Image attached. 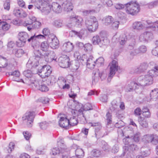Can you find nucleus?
I'll list each match as a JSON object with an SVG mask.
<instances>
[{
  "label": "nucleus",
  "mask_w": 158,
  "mask_h": 158,
  "mask_svg": "<svg viewBox=\"0 0 158 158\" xmlns=\"http://www.w3.org/2000/svg\"><path fill=\"white\" fill-rule=\"evenodd\" d=\"M158 76V73L153 70H149L145 76H140L137 79L140 86L149 85L153 83V78Z\"/></svg>",
  "instance_id": "1"
},
{
  "label": "nucleus",
  "mask_w": 158,
  "mask_h": 158,
  "mask_svg": "<svg viewBox=\"0 0 158 158\" xmlns=\"http://www.w3.org/2000/svg\"><path fill=\"white\" fill-rule=\"evenodd\" d=\"M57 147L54 148L52 150L51 153L55 155L60 153H68L70 151V148L65 145L62 138H60L57 142Z\"/></svg>",
  "instance_id": "2"
},
{
  "label": "nucleus",
  "mask_w": 158,
  "mask_h": 158,
  "mask_svg": "<svg viewBox=\"0 0 158 158\" xmlns=\"http://www.w3.org/2000/svg\"><path fill=\"white\" fill-rule=\"evenodd\" d=\"M19 39L21 40L26 42L27 40L29 42H31L32 45H35V44L39 45V42L37 40V38H42L43 36L40 34L37 35H34L31 36L30 38H28V35L27 33L24 31L20 32L19 34Z\"/></svg>",
  "instance_id": "3"
},
{
  "label": "nucleus",
  "mask_w": 158,
  "mask_h": 158,
  "mask_svg": "<svg viewBox=\"0 0 158 158\" xmlns=\"http://www.w3.org/2000/svg\"><path fill=\"white\" fill-rule=\"evenodd\" d=\"M85 24L87 30L90 32L95 31L98 26L97 19L94 16L86 18L85 21Z\"/></svg>",
  "instance_id": "4"
},
{
  "label": "nucleus",
  "mask_w": 158,
  "mask_h": 158,
  "mask_svg": "<svg viewBox=\"0 0 158 158\" xmlns=\"http://www.w3.org/2000/svg\"><path fill=\"white\" fill-rule=\"evenodd\" d=\"M125 6L126 12L132 15L137 14L140 10L139 4L134 1H131L125 4Z\"/></svg>",
  "instance_id": "5"
},
{
  "label": "nucleus",
  "mask_w": 158,
  "mask_h": 158,
  "mask_svg": "<svg viewBox=\"0 0 158 158\" xmlns=\"http://www.w3.org/2000/svg\"><path fill=\"white\" fill-rule=\"evenodd\" d=\"M32 2L34 3L35 9L40 10L44 14L47 15L50 13V10L48 5L44 3V0H32Z\"/></svg>",
  "instance_id": "6"
},
{
  "label": "nucleus",
  "mask_w": 158,
  "mask_h": 158,
  "mask_svg": "<svg viewBox=\"0 0 158 158\" xmlns=\"http://www.w3.org/2000/svg\"><path fill=\"white\" fill-rule=\"evenodd\" d=\"M153 23L150 20L143 22L136 21L133 23L132 28L135 30L139 31L145 28H152L153 26L152 24Z\"/></svg>",
  "instance_id": "7"
},
{
  "label": "nucleus",
  "mask_w": 158,
  "mask_h": 158,
  "mask_svg": "<svg viewBox=\"0 0 158 158\" xmlns=\"http://www.w3.org/2000/svg\"><path fill=\"white\" fill-rule=\"evenodd\" d=\"M82 21L83 19L81 16L73 15L70 17L67 26L70 29H73L76 25L81 26Z\"/></svg>",
  "instance_id": "8"
},
{
  "label": "nucleus",
  "mask_w": 158,
  "mask_h": 158,
  "mask_svg": "<svg viewBox=\"0 0 158 158\" xmlns=\"http://www.w3.org/2000/svg\"><path fill=\"white\" fill-rule=\"evenodd\" d=\"M92 42L94 44L98 45L100 47L103 48H106L109 43V40L106 37H102L98 35L93 37Z\"/></svg>",
  "instance_id": "9"
},
{
  "label": "nucleus",
  "mask_w": 158,
  "mask_h": 158,
  "mask_svg": "<svg viewBox=\"0 0 158 158\" xmlns=\"http://www.w3.org/2000/svg\"><path fill=\"white\" fill-rule=\"evenodd\" d=\"M35 117V114L33 112H27L23 116V120L27 127H31L32 125Z\"/></svg>",
  "instance_id": "10"
},
{
  "label": "nucleus",
  "mask_w": 158,
  "mask_h": 158,
  "mask_svg": "<svg viewBox=\"0 0 158 158\" xmlns=\"http://www.w3.org/2000/svg\"><path fill=\"white\" fill-rule=\"evenodd\" d=\"M38 71L39 75L42 78H45L50 76L52 73V70L50 66L45 65L40 69H38Z\"/></svg>",
  "instance_id": "11"
},
{
  "label": "nucleus",
  "mask_w": 158,
  "mask_h": 158,
  "mask_svg": "<svg viewBox=\"0 0 158 158\" xmlns=\"http://www.w3.org/2000/svg\"><path fill=\"white\" fill-rule=\"evenodd\" d=\"M93 74V83L98 82L99 79H101V80H103L106 77V73L100 72L98 69L94 70Z\"/></svg>",
  "instance_id": "12"
},
{
  "label": "nucleus",
  "mask_w": 158,
  "mask_h": 158,
  "mask_svg": "<svg viewBox=\"0 0 158 158\" xmlns=\"http://www.w3.org/2000/svg\"><path fill=\"white\" fill-rule=\"evenodd\" d=\"M109 67H110V73L108 79L112 78L116 72L119 68L118 62L115 60H113L109 64Z\"/></svg>",
  "instance_id": "13"
},
{
  "label": "nucleus",
  "mask_w": 158,
  "mask_h": 158,
  "mask_svg": "<svg viewBox=\"0 0 158 158\" xmlns=\"http://www.w3.org/2000/svg\"><path fill=\"white\" fill-rule=\"evenodd\" d=\"M69 57L65 55L60 57L58 60L59 65L61 68H65L69 67Z\"/></svg>",
  "instance_id": "14"
},
{
  "label": "nucleus",
  "mask_w": 158,
  "mask_h": 158,
  "mask_svg": "<svg viewBox=\"0 0 158 158\" xmlns=\"http://www.w3.org/2000/svg\"><path fill=\"white\" fill-rule=\"evenodd\" d=\"M47 40L48 43L51 45L53 48L55 49L58 47L59 44V40L53 34L49 35Z\"/></svg>",
  "instance_id": "15"
},
{
  "label": "nucleus",
  "mask_w": 158,
  "mask_h": 158,
  "mask_svg": "<svg viewBox=\"0 0 158 158\" xmlns=\"http://www.w3.org/2000/svg\"><path fill=\"white\" fill-rule=\"evenodd\" d=\"M125 151L124 152L125 155H130V158H133V155L131 153L137 149V146L133 143H131L128 146H125L123 147ZM127 158H129L128 156Z\"/></svg>",
  "instance_id": "16"
},
{
  "label": "nucleus",
  "mask_w": 158,
  "mask_h": 158,
  "mask_svg": "<svg viewBox=\"0 0 158 158\" xmlns=\"http://www.w3.org/2000/svg\"><path fill=\"white\" fill-rule=\"evenodd\" d=\"M24 26L27 27L28 30L31 31L32 29H38L41 26V23L38 21H35L31 23L24 22L23 24Z\"/></svg>",
  "instance_id": "17"
},
{
  "label": "nucleus",
  "mask_w": 158,
  "mask_h": 158,
  "mask_svg": "<svg viewBox=\"0 0 158 158\" xmlns=\"http://www.w3.org/2000/svg\"><path fill=\"white\" fill-rule=\"evenodd\" d=\"M153 38V34L151 32L145 31L141 34L139 39L141 42H146L151 40Z\"/></svg>",
  "instance_id": "18"
},
{
  "label": "nucleus",
  "mask_w": 158,
  "mask_h": 158,
  "mask_svg": "<svg viewBox=\"0 0 158 158\" xmlns=\"http://www.w3.org/2000/svg\"><path fill=\"white\" fill-rule=\"evenodd\" d=\"M39 60L34 57H31L27 64V66L29 68H35L39 64Z\"/></svg>",
  "instance_id": "19"
},
{
  "label": "nucleus",
  "mask_w": 158,
  "mask_h": 158,
  "mask_svg": "<svg viewBox=\"0 0 158 158\" xmlns=\"http://www.w3.org/2000/svg\"><path fill=\"white\" fill-rule=\"evenodd\" d=\"M55 55V53L53 51L48 52L44 54V58L45 61L48 62H51L53 60L56 61V58Z\"/></svg>",
  "instance_id": "20"
},
{
  "label": "nucleus",
  "mask_w": 158,
  "mask_h": 158,
  "mask_svg": "<svg viewBox=\"0 0 158 158\" xmlns=\"http://www.w3.org/2000/svg\"><path fill=\"white\" fill-rule=\"evenodd\" d=\"M74 48L73 44L70 42H68L63 44L61 49L63 51L65 52H70L72 51Z\"/></svg>",
  "instance_id": "21"
},
{
  "label": "nucleus",
  "mask_w": 158,
  "mask_h": 158,
  "mask_svg": "<svg viewBox=\"0 0 158 158\" xmlns=\"http://www.w3.org/2000/svg\"><path fill=\"white\" fill-rule=\"evenodd\" d=\"M157 100H158V89H154L152 90L150 94V98L148 99L147 101L150 102Z\"/></svg>",
  "instance_id": "22"
},
{
  "label": "nucleus",
  "mask_w": 158,
  "mask_h": 158,
  "mask_svg": "<svg viewBox=\"0 0 158 158\" xmlns=\"http://www.w3.org/2000/svg\"><path fill=\"white\" fill-rule=\"evenodd\" d=\"M101 3L98 4V6L99 8H104L105 7H110L113 5V3L111 0H100Z\"/></svg>",
  "instance_id": "23"
},
{
  "label": "nucleus",
  "mask_w": 158,
  "mask_h": 158,
  "mask_svg": "<svg viewBox=\"0 0 158 158\" xmlns=\"http://www.w3.org/2000/svg\"><path fill=\"white\" fill-rule=\"evenodd\" d=\"M60 126L63 128H66L69 126V119L66 117L61 116L59 121Z\"/></svg>",
  "instance_id": "24"
},
{
  "label": "nucleus",
  "mask_w": 158,
  "mask_h": 158,
  "mask_svg": "<svg viewBox=\"0 0 158 158\" xmlns=\"http://www.w3.org/2000/svg\"><path fill=\"white\" fill-rule=\"evenodd\" d=\"M62 6L64 10L66 12H69L73 8V6L71 1H66L62 4Z\"/></svg>",
  "instance_id": "25"
},
{
  "label": "nucleus",
  "mask_w": 158,
  "mask_h": 158,
  "mask_svg": "<svg viewBox=\"0 0 158 158\" xmlns=\"http://www.w3.org/2000/svg\"><path fill=\"white\" fill-rule=\"evenodd\" d=\"M140 86L137 81H132L128 84L126 87V90L127 92H130L134 89L135 90L137 86Z\"/></svg>",
  "instance_id": "26"
},
{
  "label": "nucleus",
  "mask_w": 158,
  "mask_h": 158,
  "mask_svg": "<svg viewBox=\"0 0 158 158\" xmlns=\"http://www.w3.org/2000/svg\"><path fill=\"white\" fill-rule=\"evenodd\" d=\"M95 63V61L94 59L93 56H89L86 62L87 67L90 69H94L96 64Z\"/></svg>",
  "instance_id": "27"
},
{
  "label": "nucleus",
  "mask_w": 158,
  "mask_h": 158,
  "mask_svg": "<svg viewBox=\"0 0 158 158\" xmlns=\"http://www.w3.org/2000/svg\"><path fill=\"white\" fill-rule=\"evenodd\" d=\"M10 27V25L6 22L2 23V29L0 30V36H3L5 34V31H8Z\"/></svg>",
  "instance_id": "28"
},
{
  "label": "nucleus",
  "mask_w": 158,
  "mask_h": 158,
  "mask_svg": "<svg viewBox=\"0 0 158 158\" xmlns=\"http://www.w3.org/2000/svg\"><path fill=\"white\" fill-rule=\"evenodd\" d=\"M52 8L54 12L57 13H60L62 10L61 6L57 2H53L52 3Z\"/></svg>",
  "instance_id": "29"
},
{
  "label": "nucleus",
  "mask_w": 158,
  "mask_h": 158,
  "mask_svg": "<svg viewBox=\"0 0 158 158\" xmlns=\"http://www.w3.org/2000/svg\"><path fill=\"white\" fill-rule=\"evenodd\" d=\"M114 20L113 18L109 15L104 17L102 20L103 23L106 26H110Z\"/></svg>",
  "instance_id": "30"
},
{
  "label": "nucleus",
  "mask_w": 158,
  "mask_h": 158,
  "mask_svg": "<svg viewBox=\"0 0 158 158\" xmlns=\"http://www.w3.org/2000/svg\"><path fill=\"white\" fill-rule=\"evenodd\" d=\"M24 51L22 49L16 48L12 50V53L16 57H20L25 53Z\"/></svg>",
  "instance_id": "31"
},
{
  "label": "nucleus",
  "mask_w": 158,
  "mask_h": 158,
  "mask_svg": "<svg viewBox=\"0 0 158 158\" xmlns=\"http://www.w3.org/2000/svg\"><path fill=\"white\" fill-rule=\"evenodd\" d=\"M8 64V61L7 60L5 57L0 56V68H5Z\"/></svg>",
  "instance_id": "32"
},
{
  "label": "nucleus",
  "mask_w": 158,
  "mask_h": 158,
  "mask_svg": "<svg viewBox=\"0 0 158 158\" xmlns=\"http://www.w3.org/2000/svg\"><path fill=\"white\" fill-rule=\"evenodd\" d=\"M139 124L143 127L146 128L148 126V123L146 119L140 116L138 118Z\"/></svg>",
  "instance_id": "33"
},
{
  "label": "nucleus",
  "mask_w": 158,
  "mask_h": 158,
  "mask_svg": "<svg viewBox=\"0 0 158 158\" xmlns=\"http://www.w3.org/2000/svg\"><path fill=\"white\" fill-rule=\"evenodd\" d=\"M34 56L33 57L39 59L44 57V55L42 54L39 50L35 49L34 51Z\"/></svg>",
  "instance_id": "34"
},
{
  "label": "nucleus",
  "mask_w": 158,
  "mask_h": 158,
  "mask_svg": "<svg viewBox=\"0 0 158 158\" xmlns=\"http://www.w3.org/2000/svg\"><path fill=\"white\" fill-rule=\"evenodd\" d=\"M152 134H148L143 136L142 140L145 143H151L152 142Z\"/></svg>",
  "instance_id": "35"
},
{
  "label": "nucleus",
  "mask_w": 158,
  "mask_h": 158,
  "mask_svg": "<svg viewBox=\"0 0 158 158\" xmlns=\"http://www.w3.org/2000/svg\"><path fill=\"white\" fill-rule=\"evenodd\" d=\"M69 125L73 126L77 124L78 120L76 117L73 116L72 117L69 119Z\"/></svg>",
  "instance_id": "36"
},
{
  "label": "nucleus",
  "mask_w": 158,
  "mask_h": 158,
  "mask_svg": "<svg viewBox=\"0 0 158 158\" xmlns=\"http://www.w3.org/2000/svg\"><path fill=\"white\" fill-rule=\"evenodd\" d=\"M26 83L29 85H30L31 84H33L35 88L38 90L39 89L40 85L42 83L41 81L38 80H35L33 82H31V83L29 82H26Z\"/></svg>",
  "instance_id": "37"
},
{
  "label": "nucleus",
  "mask_w": 158,
  "mask_h": 158,
  "mask_svg": "<svg viewBox=\"0 0 158 158\" xmlns=\"http://www.w3.org/2000/svg\"><path fill=\"white\" fill-rule=\"evenodd\" d=\"M75 154L77 158H81L83 157L84 152L81 148H77L75 151Z\"/></svg>",
  "instance_id": "38"
},
{
  "label": "nucleus",
  "mask_w": 158,
  "mask_h": 158,
  "mask_svg": "<svg viewBox=\"0 0 158 158\" xmlns=\"http://www.w3.org/2000/svg\"><path fill=\"white\" fill-rule=\"evenodd\" d=\"M91 155L94 157H98L101 155V152L100 150L97 149H94L90 152Z\"/></svg>",
  "instance_id": "39"
},
{
  "label": "nucleus",
  "mask_w": 158,
  "mask_h": 158,
  "mask_svg": "<svg viewBox=\"0 0 158 158\" xmlns=\"http://www.w3.org/2000/svg\"><path fill=\"white\" fill-rule=\"evenodd\" d=\"M48 44V41H46L42 42L40 45L41 49L44 51H48L49 47Z\"/></svg>",
  "instance_id": "40"
},
{
  "label": "nucleus",
  "mask_w": 158,
  "mask_h": 158,
  "mask_svg": "<svg viewBox=\"0 0 158 158\" xmlns=\"http://www.w3.org/2000/svg\"><path fill=\"white\" fill-rule=\"evenodd\" d=\"M52 25L56 27H60L63 26L62 21L60 19L54 20L52 23Z\"/></svg>",
  "instance_id": "41"
},
{
  "label": "nucleus",
  "mask_w": 158,
  "mask_h": 158,
  "mask_svg": "<svg viewBox=\"0 0 158 158\" xmlns=\"http://www.w3.org/2000/svg\"><path fill=\"white\" fill-rule=\"evenodd\" d=\"M23 74L27 78V79H26V82H28V81L31 80L29 79L28 78L31 77L32 76L31 71L30 70H27L23 72Z\"/></svg>",
  "instance_id": "42"
},
{
  "label": "nucleus",
  "mask_w": 158,
  "mask_h": 158,
  "mask_svg": "<svg viewBox=\"0 0 158 158\" xmlns=\"http://www.w3.org/2000/svg\"><path fill=\"white\" fill-rule=\"evenodd\" d=\"M148 66V64L146 63H143L140 64L138 69L139 72H142L147 69Z\"/></svg>",
  "instance_id": "43"
},
{
  "label": "nucleus",
  "mask_w": 158,
  "mask_h": 158,
  "mask_svg": "<svg viewBox=\"0 0 158 158\" xmlns=\"http://www.w3.org/2000/svg\"><path fill=\"white\" fill-rule=\"evenodd\" d=\"M42 33L44 34V35H41L44 36V37L42 38H37V39H43L44 38H46L45 36H47V38H48V35H50V31L48 29V28H44L42 31Z\"/></svg>",
  "instance_id": "44"
},
{
  "label": "nucleus",
  "mask_w": 158,
  "mask_h": 158,
  "mask_svg": "<svg viewBox=\"0 0 158 158\" xmlns=\"http://www.w3.org/2000/svg\"><path fill=\"white\" fill-rule=\"evenodd\" d=\"M119 24V22L117 21H114L112 22L111 23L109 26L110 27L114 30H117Z\"/></svg>",
  "instance_id": "45"
},
{
  "label": "nucleus",
  "mask_w": 158,
  "mask_h": 158,
  "mask_svg": "<svg viewBox=\"0 0 158 158\" xmlns=\"http://www.w3.org/2000/svg\"><path fill=\"white\" fill-rule=\"evenodd\" d=\"M152 144L156 145L158 143V136L155 134H152Z\"/></svg>",
  "instance_id": "46"
},
{
  "label": "nucleus",
  "mask_w": 158,
  "mask_h": 158,
  "mask_svg": "<svg viewBox=\"0 0 158 158\" xmlns=\"http://www.w3.org/2000/svg\"><path fill=\"white\" fill-rule=\"evenodd\" d=\"M80 108L78 110V112L80 113H81V115H82V113H84L83 112L84 110V108L83 107V105L80 103H78L76 106L75 109L76 110H77V109Z\"/></svg>",
  "instance_id": "47"
},
{
  "label": "nucleus",
  "mask_w": 158,
  "mask_h": 158,
  "mask_svg": "<svg viewBox=\"0 0 158 158\" xmlns=\"http://www.w3.org/2000/svg\"><path fill=\"white\" fill-rule=\"evenodd\" d=\"M127 40V38L125 35H123L120 36L119 40L120 44L121 45H124L125 44Z\"/></svg>",
  "instance_id": "48"
},
{
  "label": "nucleus",
  "mask_w": 158,
  "mask_h": 158,
  "mask_svg": "<svg viewBox=\"0 0 158 158\" xmlns=\"http://www.w3.org/2000/svg\"><path fill=\"white\" fill-rule=\"evenodd\" d=\"M95 64L98 66H100L103 65L104 59L103 57H100L95 61Z\"/></svg>",
  "instance_id": "49"
},
{
  "label": "nucleus",
  "mask_w": 158,
  "mask_h": 158,
  "mask_svg": "<svg viewBox=\"0 0 158 158\" xmlns=\"http://www.w3.org/2000/svg\"><path fill=\"white\" fill-rule=\"evenodd\" d=\"M132 140V139L129 138V137H126L123 139V142L126 145L129 146L131 143V142Z\"/></svg>",
  "instance_id": "50"
},
{
  "label": "nucleus",
  "mask_w": 158,
  "mask_h": 158,
  "mask_svg": "<svg viewBox=\"0 0 158 158\" xmlns=\"http://www.w3.org/2000/svg\"><path fill=\"white\" fill-rule=\"evenodd\" d=\"M39 90L42 92H47L49 90L48 87L45 84H42L40 85V87Z\"/></svg>",
  "instance_id": "51"
},
{
  "label": "nucleus",
  "mask_w": 158,
  "mask_h": 158,
  "mask_svg": "<svg viewBox=\"0 0 158 158\" xmlns=\"http://www.w3.org/2000/svg\"><path fill=\"white\" fill-rule=\"evenodd\" d=\"M102 148L105 151H109L110 148V146L105 141L102 142Z\"/></svg>",
  "instance_id": "52"
},
{
  "label": "nucleus",
  "mask_w": 158,
  "mask_h": 158,
  "mask_svg": "<svg viewBox=\"0 0 158 158\" xmlns=\"http://www.w3.org/2000/svg\"><path fill=\"white\" fill-rule=\"evenodd\" d=\"M139 53H144L147 51V49L146 46L142 45L140 46L138 49Z\"/></svg>",
  "instance_id": "53"
},
{
  "label": "nucleus",
  "mask_w": 158,
  "mask_h": 158,
  "mask_svg": "<svg viewBox=\"0 0 158 158\" xmlns=\"http://www.w3.org/2000/svg\"><path fill=\"white\" fill-rule=\"evenodd\" d=\"M84 50L86 51H90L92 49V46L90 44H87L84 45Z\"/></svg>",
  "instance_id": "54"
},
{
  "label": "nucleus",
  "mask_w": 158,
  "mask_h": 158,
  "mask_svg": "<svg viewBox=\"0 0 158 158\" xmlns=\"http://www.w3.org/2000/svg\"><path fill=\"white\" fill-rule=\"evenodd\" d=\"M114 6L116 9L120 10L124 8L125 6V4L123 5L120 3H117L114 4Z\"/></svg>",
  "instance_id": "55"
},
{
  "label": "nucleus",
  "mask_w": 158,
  "mask_h": 158,
  "mask_svg": "<svg viewBox=\"0 0 158 158\" xmlns=\"http://www.w3.org/2000/svg\"><path fill=\"white\" fill-rule=\"evenodd\" d=\"M95 12V10H89L83 11V13L84 15L87 16L90 14H93Z\"/></svg>",
  "instance_id": "56"
},
{
  "label": "nucleus",
  "mask_w": 158,
  "mask_h": 158,
  "mask_svg": "<svg viewBox=\"0 0 158 158\" xmlns=\"http://www.w3.org/2000/svg\"><path fill=\"white\" fill-rule=\"evenodd\" d=\"M158 5V0L153 1L150 2L148 4V7L149 8H152L153 7Z\"/></svg>",
  "instance_id": "57"
},
{
  "label": "nucleus",
  "mask_w": 158,
  "mask_h": 158,
  "mask_svg": "<svg viewBox=\"0 0 158 158\" xmlns=\"http://www.w3.org/2000/svg\"><path fill=\"white\" fill-rule=\"evenodd\" d=\"M9 75L13 76H14V78H15V77H19L20 75V72L18 70H15L14 72H10L9 73Z\"/></svg>",
  "instance_id": "58"
},
{
  "label": "nucleus",
  "mask_w": 158,
  "mask_h": 158,
  "mask_svg": "<svg viewBox=\"0 0 158 158\" xmlns=\"http://www.w3.org/2000/svg\"><path fill=\"white\" fill-rule=\"evenodd\" d=\"M48 125V123L46 122H44L39 123V126L42 129H45Z\"/></svg>",
  "instance_id": "59"
},
{
  "label": "nucleus",
  "mask_w": 158,
  "mask_h": 158,
  "mask_svg": "<svg viewBox=\"0 0 158 158\" xmlns=\"http://www.w3.org/2000/svg\"><path fill=\"white\" fill-rule=\"evenodd\" d=\"M71 32L81 39L82 38V35H83V33L81 32H78L74 30L72 31Z\"/></svg>",
  "instance_id": "60"
},
{
  "label": "nucleus",
  "mask_w": 158,
  "mask_h": 158,
  "mask_svg": "<svg viewBox=\"0 0 158 158\" xmlns=\"http://www.w3.org/2000/svg\"><path fill=\"white\" fill-rule=\"evenodd\" d=\"M124 125V123L122 120H119L118 122L116 123L115 125V126L117 128H120L123 127Z\"/></svg>",
  "instance_id": "61"
},
{
  "label": "nucleus",
  "mask_w": 158,
  "mask_h": 158,
  "mask_svg": "<svg viewBox=\"0 0 158 158\" xmlns=\"http://www.w3.org/2000/svg\"><path fill=\"white\" fill-rule=\"evenodd\" d=\"M141 109L139 107L137 108L134 110V114L135 116H139L142 114Z\"/></svg>",
  "instance_id": "62"
},
{
  "label": "nucleus",
  "mask_w": 158,
  "mask_h": 158,
  "mask_svg": "<svg viewBox=\"0 0 158 158\" xmlns=\"http://www.w3.org/2000/svg\"><path fill=\"white\" fill-rule=\"evenodd\" d=\"M15 46V43L12 41L9 42L7 44V47L8 49H10L13 48Z\"/></svg>",
  "instance_id": "63"
},
{
  "label": "nucleus",
  "mask_w": 158,
  "mask_h": 158,
  "mask_svg": "<svg viewBox=\"0 0 158 158\" xmlns=\"http://www.w3.org/2000/svg\"><path fill=\"white\" fill-rule=\"evenodd\" d=\"M22 10V9L15 8L14 10V14L18 17H19V16H20V12L21 10Z\"/></svg>",
  "instance_id": "64"
}]
</instances>
